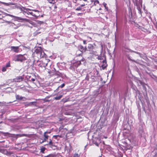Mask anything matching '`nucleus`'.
<instances>
[{
	"label": "nucleus",
	"mask_w": 157,
	"mask_h": 157,
	"mask_svg": "<svg viewBox=\"0 0 157 157\" xmlns=\"http://www.w3.org/2000/svg\"><path fill=\"white\" fill-rule=\"evenodd\" d=\"M34 58L33 63L36 66L41 67H45L48 64V61L45 59L42 61L38 59L42 58L45 57L46 55L40 47L37 48L32 55Z\"/></svg>",
	"instance_id": "nucleus-1"
},
{
	"label": "nucleus",
	"mask_w": 157,
	"mask_h": 157,
	"mask_svg": "<svg viewBox=\"0 0 157 157\" xmlns=\"http://www.w3.org/2000/svg\"><path fill=\"white\" fill-rule=\"evenodd\" d=\"M21 11L24 15L27 14L28 15H31L32 16L37 17L39 16H37L39 14V11L36 10L31 9L28 8L22 7L21 8Z\"/></svg>",
	"instance_id": "nucleus-2"
},
{
	"label": "nucleus",
	"mask_w": 157,
	"mask_h": 157,
	"mask_svg": "<svg viewBox=\"0 0 157 157\" xmlns=\"http://www.w3.org/2000/svg\"><path fill=\"white\" fill-rule=\"evenodd\" d=\"M134 3V5L137 7V9L138 11V13L141 15V7H142V1L141 0H133Z\"/></svg>",
	"instance_id": "nucleus-3"
},
{
	"label": "nucleus",
	"mask_w": 157,
	"mask_h": 157,
	"mask_svg": "<svg viewBox=\"0 0 157 157\" xmlns=\"http://www.w3.org/2000/svg\"><path fill=\"white\" fill-rule=\"evenodd\" d=\"M93 143L95 144L96 146L99 147L103 144V147L104 145V142H101V140L99 138H95L93 141Z\"/></svg>",
	"instance_id": "nucleus-4"
},
{
	"label": "nucleus",
	"mask_w": 157,
	"mask_h": 157,
	"mask_svg": "<svg viewBox=\"0 0 157 157\" xmlns=\"http://www.w3.org/2000/svg\"><path fill=\"white\" fill-rule=\"evenodd\" d=\"M83 46L80 45L78 46V50L76 53V56H82V54L83 52Z\"/></svg>",
	"instance_id": "nucleus-5"
},
{
	"label": "nucleus",
	"mask_w": 157,
	"mask_h": 157,
	"mask_svg": "<svg viewBox=\"0 0 157 157\" xmlns=\"http://www.w3.org/2000/svg\"><path fill=\"white\" fill-rule=\"evenodd\" d=\"M97 76L92 75L91 73L90 74L87 75L86 79L92 82H95L97 79Z\"/></svg>",
	"instance_id": "nucleus-6"
},
{
	"label": "nucleus",
	"mask_w": 157,
	"mask_h": 157,
	"mask_svg": "<svg viewBox=\"0 0 157 157\" xmlns=\"http://www.w3.org/2000/svg\"><path fill=\"white\" fill-rule=\"evenodd\" d=\"M26 59V58L23 55H17L14 57V60L15 61L22 62Z\"/></svg>",
	"instance_id": "nucleus-7"
},
{
	"label": "nucleus",
	"mask_w": 157,
	"mask_h": 157,
	"mask_svg": "<svg viewBox=\"0 0 157 157\" xmlns=\"http://www.w3.org/2000/svg\"><path fill=\"white\" fill-rule=\"evenodd\" d=\"M13 17L14 18V20L20 22H24L27 21L28 19L26 18H23L21 17H16L14 16Z\"/></svg>",
	"instance_id": "nucleus-8"
},
{
	"label": "nucleus",
	"mask_w": 157,
	"mask_h": 157,
	"mask_svg": "<svg viewBox=\"0 0 157 157\" xmlns=\"http://www.w3.org/2000/svg\"><path fill=\"white\" fill-rule=\"evenodd\" d=\"M94 47L92 44H89L88 46V51L90 52L91 54H94V52L93 50Z\"/></svg>",
	"instance_id": "nucleus-9"
},
{
	"label": "nucleus",
	"mask_w": 157,
	"mask_h": 157,
	"mask_svg": "<svg viewBox=\"0 0 157 157\" xmlns=\"http://www.w3.org/2000/svg\"><path fill=\"white\" fill-rule=\"evenodd\" d=\"M26 78L28 81L30 82H34L35 81L36 79V78L34 77V78L32 77V76H28L26 77Z\"/></svg>",
	"instance_id": "nucleus-10"
},
{
	"label": "nucleus",
	"mask_w": 157,
	"mask_h": 157,
	"mask_svg": "<svg viewBox=\"0 0 157 157\" xmlns=\"http://www.w3.org/2000/svg\"><path fill=\"white\" fill-rule=\"evenodd\" d=\"M11 49L12 50L16 52H19V47L18 46H11Z\"/></svg>",
	"instance_id": "nucleus-11"
},
{
	"label": "nucleus",
	"mask_w": 157,
	"mask_h": 157,
	"mask_svg": "<svg viewBox=\"0 0 157 157\" xmlns=\"http://www.w3.org/2000/svg\"><path fill=\"white\" fill-rule=\"evenodd\" d=\"M102 64L101 65V67L103 69H104L106 67L107 65L106 63V59L103 60L102 61Z\"/></svg>",
	"instance_id": "nucleus-12"
},
{
	"label": "nucleus",
	"mask_w": 157,
	"mask_h": 157,
	"mask_svg": "<svg viewBox=\"0 0 157 157\" xmlns=\"http://www.w3.org/2000/svg\"><path fill=\"white\" fill-rule=\"evenodd\" d=\"M22 78L21 77H18L16 78L15 79V81L17 82H20V81H22Z\"/></svg>",
	"instance_id": "nucleus-13"
},
{
	"label": "nucleus",
	"mask_w": 157,
	"mask_h": 157,
	"mask_svg": "<svg viewBox=\"0 0 157 157\" xmlns=\"http://www.w3.org/2000/svg\"><path fill=\"white\" fill-rule=\"evenodd\" d=\"M47 145H50L51 147L54 146L53 144L52 140L50 139V141H49L48 144H47Z\"/></svg>",
	"instance_id": "nucleus-14"
},
{
	"label": "nucleus",
	"mask_w": 157,
	"mask_h": 157,
	"mask_svg": "<svg viewBox=\"0 0 157 157\" xmlns=\"http://www.w3.org/2000/svg\"><path fill=\"white\" fill-rule=\"evenodd\" d=\"M97 58L99 60H105V57L104 56H98Z\"/></svg>",
	"instance_id": "nucleus-15"
},
{
	"label": "nucleus",
	"mask_w": 157,
	"mask_h": 157,
	"mask_svg": "<svg viewBox=\"0 0 157 157\" xmlns=\"http://www.w3.org/2000/svg\"><path fill=\"white\" fill-rule=\"evenodd\" d=\"M16 98L17 99L21 100H22L23 97L21 96H20L19 95H16Z\"/></svg>",
	"instance_id": "nucleus-16"
},
{
	"label": "nucleus",
	"mask_w": 157,
	"mask_h": 157,
	"mask_svg": "<svg viewBox=\"0 0 157 157\" xmlns=\"http://www.w3.org/2000/svg\"><path fill=\"white\" fill-rule=\"evenodd\" d=\"M47 132H45L44 134V138L47 139V140L48 139L49 137V136L47 134Z\"/></svg>",
	"instance_id": "nucleus-17"
},
{
	"label": "nucleus",
	"mask_w": 157,
	"mask_h": 157,
	"mask_svg": "<svg viewBox=\"0 0 157 157\" xmlns=\"http://www.w3.org/2000/svg\"><path fill=\"white\" fill-rule=\"evenodd\" d=\"M62 97V95H60L58 96H56L54 98V99L56 100H59Z\"/></svg>",
	"instance_id": "nucleus-18"
},
{
	"label": "nucleus",
	"mask_w": 157,
	"mask_h": 157,
	"mask_svg": "<svg viewBox=\"0 0 157 157\" xmlns=\"http://www.w3.org/2000/svg\"><path fill=\"white\" fill-rule=\"evenodd\" d=\"M118 154L117 155V156L118 157H122L123 154L121 152H119L117 153Z\"/></svg>",
	"instance_id": "nucleus-19"
},
{
	"label": "nucleus",
	"mask_w": 157,
	"mask_h": 157,
	"mask_svg": "<svg viewBox=\"0 0 157 157\" xmlns=\"http://www.w3.org/2000/svg\"><path fill=\"white\" fill-rule=\"evenodd\" d=\"M124 51L125 52H133V51H132V50H131L129 49H128V48H125V50H124Z\"/></svg>",
	"instance_id": "nucleus-20"
},
{
	"label": "nucleus",
	"mask_w": 157,
	"mask_h": 157,
	"mask_svg": "<svg viewBox=\"0 0 157 157\" xmlns=\"http://www.w3.org/2000/svg\"><path fill=\"white\" fill-rule=\"evenodd\" d=\"M5 15L6 16H10V17H14V16H13V15H11V14H8V13H5Z\"/></svg>",
	"instance_id": "nucleus-21"
},
{
	"label": "nucleus",
	"mask_w": 157,
	"mask_h": 157,
	"mask_svg": "<svg viewBox=\"0 0 157 157\" xmlns=\"http://www.w3.org/2000/svg\"><path fill=\"white\" fill-rule=\"evenodd\" d=\"M6 68H7L5 67H3L2 69V71L3 72H5L6 71Z\"/></svg>",
	"instance_id": "nucleus-22"
},
{
	"label": "nucleus",
	"mask_w": 157,
	"mask_h": 157,
	"mask_svg": "<svg viewBox=\"0 0 157 157\" xmlns=\"http://www.w3.org/2000/svg\"><path fill=\"white\" fill-rule=\"evenodd\" d=\"M82 9V8H81V6H79L78 7H77L76 9V10H81Z\"/></svg>",
	"instance_id": "nucleus-23"
},
{
	"label": "nucleus",
	"mask_w": 157,
	"mask_h": 157,
	"mask_svg": "<svg viewBox=\"0 0 157 157\" xmlns=\"http://www.w3.org/2000/svg\"><path fill=\"white\" fill-rule=\"evenodd\" d=\"M45 150V148L44 147L42 148L41 149V152L43 153L44 152V151Z\"/></svg>",
	"instance_id": "nucleus-24"
},
{
	"label": "nucleus",
	"mask_w": 157,
	"mask_h": 157,
	"mask_svg": "<svg viewBox=\"0 0 157 157\" xmlns=\"http://www.w3.org/2000/svg\"><path fill=\"white\" fill-rule=\"evenodd\" d=\"M86 51H88V48L86 47H83V52H85Z\"/></svg>",
	"instance_id": "nucleus-25"
},
{
	"label": "nucleus",
	"mask_w": 157,
	"mask_h": 157,
	"mask_svg": "<svg viewBox=\"0 0 157 157\" xmlns=\"http://www.w3.org/2000/svg\"><path fill=\"white\" fill-rule=\"evenodd\" d=\"M10 66V63H6V66H5V67H6V68L8 67H9Z\"/></svg>",
	"instance_id": "nucleus-26"
},
{
	"label": "nucleus",
	"mask_w": 157,
	"mask_h": 157,
	"mask_svg": "<svg viewBox=\"0 0 157 157\" xmlns=\"http://www.w3.org/2000/svg\"><path fill=\"white\" fill-rule=\"evenodd\" d=\"M65 85V84L64 83L62 84L59 87L61 88H63Z\"/></svg>",
	"instance_id": "nucleus-27"
},
{
	"label": "nucleus",
	"mask_w": 157,
	"mask_h": 157,
	"mask_svg": "<svg viewBox=\"0 0 157 157\" xmlns=\"http://www.w3.org/2000/svg\"><path fill=\"white\" fill-rule=\"evenodd\" d=\"M84 61H85V59L83 58H82L81 60H79V62L80 63L81 62V61H82L83 62H84Z\"/></svg>",
	"instance_id": "nucleus-28"
},
{
	"label": "nucleus",
	"mask_w": 157,
	"mask_h": 157,
	"mask_svg": "<svg viewBox=\"0 0 157 157\" xmlns=\"http://www.w3.org/2000/svg\"><path fill=\"white\" fill-rule=\"evenodd\" d=\"M73 157H79V156L78 154H75L74 155Z\"/></svg>",
	"instance_id": "nucleus-29"
},
{
	"label": "nucleus",
	"mask_w": 157,
	"mask_h": 157,
	"mask_svg": "<svg viewBox=\"0 0 157 157\" xmlns=\"http://www.w3.org/2000/svg\"><path fill=\"white\" fill-rule=\"evenodd\" d=\"M83 44H87L86 43V40H83Z\"/></svg>",
	"instance_id": "nucleus-30"
},
{
	"label": "nucleus",
	"mask_w": 157,
	"mask_h": 157,
	"mask_svg": "<svg viewBox=\"0 0 157 157\" xmlns=\"http://www.w3.org/2000/svg\"><path fill=\"white\" fill-rule=\"evenodd\" d=\"M103 4L105 7L107 5V4L106 3H105V2H104L103 3Z\"/></svg>",
	"instance_id": "nucleus-31"
},
{
	"label": "nucleus",
	"mask_w": 157,
	"mask_h": 157,
	"mask_svg": "<svg viewBox=\"0 0 157 157\" xmlns=\"http://www.w3.org/2000/svg\"><path fill=\"white\" fill-rule=\"evenodd\" d=\"M58 136V135H54L53 136V137H55V139H57V137Z\"/></svg>",
	"instance_id": "nucleus-32"
},
{
	"label": "nucleus",
	"mask_w": 157,
	"mask_h": 157,
	"mask_svg": "<svg viewBox=\"0 0 157 157\" xmlns=\"http://www.w3.org/2000/svg\"><path fill=\"white\" fill-rule=\"evenodd\" d=\"M134 52L137 54H139V55H140V53L139 52H135V51H133V52Z\"/></svg>",
	"instance_id": "nucleus-33"
},
{
	"label": "nucleus",
	"mask_w": 157,
	"mask_h": 157,
	"mask_svg": "<svg viewBox=\"0 0 157 157\" xmlns=\"http://www.w3.org/2000/svg\"><path fill=\"white\" fill-rule=\"evenodd\" d=\"M47 140V139H45L44 138V139L43 141H42V142H44L46 141Z\"/></svg>",
	"instance_id": "nucleus-34"
},
{
	"label": "nucleus",
	"mask_w": 157,
	"mask_h": 157,
	"mask_svg": "<svg viewBox=\"0 0 157 157\" xmlns=\"http://www.w3.org/2000/svg\"><path fill=\"white\" fill-rule=\"evenodd\" d=\"M85 5V4H82V5H80V6H81V8H82V7L84 6Z\"/></svg>",
	"instance_id": "nucleus-35"
},
{
	"label": "nucleus",
	"mask_w": 157,
	"mask_h": 157,
	"mask_svg": "<svg viewBox=\"0 0 157 157\" xmlns=\"http://www.w3.org/2000/svg\"><path fill=\"white\" fill-rule=\"evenodd\" d=\"M105 8L107 11L108 10V7H107L106 6L105 7Z\"/></svg>",
	"instance_id": "nucleus-36"
},
{
	"label": "nucleus",
	"mask_w": 157,
	"mask_h": 157,
	"mask_svg": "<svg viewBox=\"0 0 157 157\" xmlns=\"http://www.w3.org/2000/svg\"><path fill=\"white\" fill-rule=\"evenodd\" d=\"M6 22L7 23H10V22L8 21H6Z\"/></svg>",
	"instance_id": "nucleus-37"
},
{
	"label": "nucleus",
	"mask_w": 157,
	"mask_h": 157,
	"mask_svg": "<svg viewBox=\"0 0 157 157\" xmlns=\"http://www.w3.org/2000/svg\"><path fill=\"white\" fill-rule=\"evenodd\" d=\"M88 38L89 39H90V40H91V38L90 37H88Z\"/></svg>",
	"instance_id": "nucleus-38"
},
{
	"label": "nucleus",
	"mask_w": 157,
	"mask_h": 157,
	"mask_svg": "<svg viewBox=\"0 0 157 157\" xmlns=\"http://www.w3.org/2000/svg\"><path fill=\"white\" fill-rule=\"evenodd\" d=\"M124 144L125 145V146H126V144H127V143L126 142H125L124 141Z\"/></svg>",
	"instance_id": "nucleus-39"
},
{
	"label": "nucleus",
	"mask_w": 157,
	"mask_h": 157,
	"mask_svg": "<svg viewBox=\"0 0 157 157\" xmlns=\"http://www.w3.org/2000/svg\"><path fill=\"white\" fill-rule=\"evenodd\" d=\"M34 22H31V24H32V25H33L34 24Z\"/></svg>",
	"instance_id": "nucleus-40"
},
{
	"label": "nucleus",
	"mask_w": 157,
	"mask_h": 157,
	"mask_svg": "<svg viewBox=\"0 0 157 157\" xmlns=\"http://www.w3.org/2000/svg\"><path fill=\"white\" fill-rule=\"evenodd\" d=\"M46 132H47V134H50L51 132H50L46 131Z\"/></svg>",
	"instance_id": "nucleus-41"
},
{
	"label": "nucleus",
	"mask_w": 157,
	"mask_h": 157,
	"mask_svg": "<svg viewBox=\"0 0 157 157\" xmlns=\"http://www.w3.org/2000/svg\"><path fill=\"white\" fill-rule=\"evenodd\" d=\"M128 59L130 60H131V59H129V58H128ZM132 61H134V62H135V61L133 60H131Z\"/></svg>",
	"instance_id": "nucleus-42"
},
{
	"label": "nucleus",
	"mask_w": 157,
	"mask_h": 157,
	"mask_svg": "<svg viewBox=\"0 0 157 157\" xmlns=\"http://www.w3.org/2000/svg\"><path fill=\"white\" fill-rule=\"evenodd\" d=\"M51 71H48V73H49V74H51Z\"/></svg>",
	"instance_id": "nucleus-43"
},
{
	"label": "nucleus",
	"mask_w": 157,
	"mask_h": 157,
	"mask_svg": "<svg viewBox=\"0 0 157 157\" xmlns=\"http://www.w3.org/2000/svg\"><path fill=\"white\" fill-rule=\"evenodd\" d=\"M57 8V6H55L54 7V8L55 9H56Z\"/></svg>",
	"instance_id": "nucleus-44"
},
{
	"label": "nucleus",
	"mask_w": 157,
	"mask_h": 157,
	"mask_svg": "<svg viewBox=\"0 0 157 157\" xmlns=\"http://www.w3.org/2000/svg\"><path fill=\"white\" fill-rule=\"evenodd\" d=\"M59 157V155H56L55 156V157Z\"/></svg>",
	"instance_id": "nucleus-45"
},
{
	"label": "nucleus",
	"mask_w": 157,
	"mask_h": 157,
	"mask_svg": "<svg viewBox=\"0 0 157 157\" xmlns=\"http://www.w3.org/2000/svg\"><path fill=\"white\" fill-rule=\"evenodd\" d=\"M96 2L98 3H99V2L98 1H96Z\"/></svg>",
	"instance_id": "nucleus-46"
},
{
	"label": "nucleus",
	"mask_w": 157,
	"mask_h": 157,
	"mask_svg": "<svg viewBox=\"0 0 157 157\" xmlns=\"http://www.w3.org/2000/svg\"><path fill=\"white\" fill-rule=\"evenodd\" d=\"M2 151H5V150H2Z\"/></svg>",
	"instance_id": "nucleus-47"
},
{
	"label": "nucleus",
	"mask_w": 157,
	"mask_h": 157,
	"mask_svg": "<svg viewBox=\"0 0 157 157\" xmlns=\"http://www.w3.org/2000/svg\"><path fill=\"white\" fill-rule=\"evenodd\" d=\"M85 2H86L87 1V0H83Z\"/></svg>",
	"instance_id": "nucleus-48"
},
{
	"label": "nucleus",
	"mask_w": 157,
	"mask_h": 157,
	"mask_svg": "<svg viewBox=\"0 0 157 157\" xmlns=\"http://www.w3.org/2000/svg\"><path fill=\"white\" fill-rule=\"evenodd\" d=\"M143 87L144 88V89H146V87H144V86Z\"/></svg>",
	"instance_id": "nucleus-49"
},
{
	"label": "nucleus",
	"mask_w": 157,
	"mask_h": 157,
	"mask_svg": "<svg viewBox=\"0 0 157 157\" xmlns=\"http://www.w3.org/2000/svg\"><path fill=\"white\" fill-rule=\"evenodd\" d=\"M81 14V13H78V14H79V15H80V14Z\"/></svg>",
	"instance_id": "nucleus-50"
},
{
	"label": "nucleus",
	"mask_w": 157,
	"mask_h": 157,
	"mask_svg": "<svg viewBox=\"0 0 157 157\" xmlns=\"http://www.w3.org/2000/svg\"><path fill=\"white\" fill-rule=\"evenodd\" d=\"M41 17H43V15H41Z\"/></svg>",
	"instance_id": "nucleus-51"
},
{
	"label": "nucleus",
	"mask_w": 157,
	"mask_h": 157,
	"mask_svg": "<svg viewBox=\"0 0 157 157\" xmlns=\"http://www.w3.org/2000/svg\"><path fill=\"white\" fill-rule=\"evenodd\" d=\"M2 123V122H0V124Z\"/></svg>",
	"instance_id": "nucleus-52"
},
{
	"label": "nucleus",
	"mask_w": 157,
	"mask_h": 157,
	"mask_svg": "<svg viewBox=\"0 0 157 157\" xmlns=\"http://www.w3.org/2000/svg\"><path fill=\"white\" fill-rule=\"evenodd\" d=\"M99 157H102L101 156H99Z\"/></svg>",
	"instance_id": "nucleus-53"
},
{
	"label": "nucleus",
	"mask_w": 157,
	"mask_h": 157,
	"mask_svg": "<svg viewBox=\"0 0 157 157\" xmlns=\"http://www.w3.org/2000/svg\"><path fill=\"white\" fill-rule=\"evenodd\" d=\"M99 10H101V8H100V9H99Z\"/></svg>",
	"instance_id": "nucleus-54"
},
{
	"label": "nucleus",
	"mask_w": 157,
	"mask_h": 157,
	"mask_svg": "<svg viewBox=\"0 0 157 157\" xmlns=\"http://www.w3.org/2000/svg\"><path fill=\"white\" fill-rule=\"evenodd\" d=\"M13 24L14 25V23H13Z\"/></svg>",
	"instance_id": "nucleus-55"
}]
</instances>
